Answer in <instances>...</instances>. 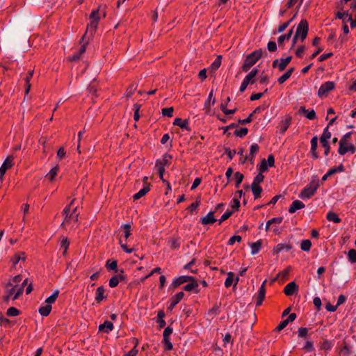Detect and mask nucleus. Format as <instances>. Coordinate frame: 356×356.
<instances>
[{"instance_id":"obj_64","label":"nucleus","mask_w":356,"mask_h":356,"mask_svg":"<svg viewBox=\"0 0 356 356\" xmlns=\"http://www.w3.org/2000/svg\"><path fill=\"white\" fill-rule=\"evenodd\" d=\"M233 212L231 211H225L221 216L220 219L219 220V224H221L223 221L228 219L232 215Z\"/></svg>"},{"instance_id":"obj_15","label":"nucleus","mask_w":356,"mask_h":356,"mask_svg":"<svg viewBox=\"0 0 356 356\" xmlns=\"http://www.w3.org/2000/svg\"><path fill=\"white\" fill-rule=\"evenodd\" d=\"M191 280H193V277H191V276H180L176 279H175L172 283V286L174 287V288H177L179 286H180L181 284L185 283V282H188Z\"/></svg>"},{"instance_id":"obj_20","label":"nucleus","mask_w":356,"mask_h":356,"mask_svg":"<svg viewBox=\"0 0 356 356\" xmlns=\"http://www.w3.org/2000/svg\"><path fill=\"white\" fill-rule=\"evenodd\" d=\"M216 219L214 218V211H210L206 216L200 219L202 225H211L214 223Z\"/></svg>"},{"instance_id":"obj_24","label":"nucleus","mask_w":356,"mask_h":356,"mask_svg":"<svg viewBox=\"0 0 356 356\" xmlns=\"http://www.w3.org/2000/svg\"><path fill=\"white\" fill-rule=\"evenodd\" d=\"M106 298V295H105L104 287L103 286L98 287L96 289L95 300L97 302H99Z\"/></svg>"},{"instance_id":"obj_14","label":"nucleus","mask_w":356,"mask_h":356,"mask_svg":"<svg viewBox=\"0 0 356 356\" xmlns=\"http://www.w3.org/2000/svg\"><path fill=\"white\" fill-rule=\"evenodd\" d=\"M266 281L263 282L261 286L259 288V290L258 291V293L257 295V302L256 305L260 306L262 304V302L265 298L266 295V286H265Z\"/></svg>"},{"instance_id":"obj_38","label":"nucleus","mask_w":356,"mask_h":356,"mask_svg":"<svg viewBox=\"0 0 356 356\" xmlns=\"http://www.w3.org/2000/svg\"><path fill=\"white\" fill-rule=\"evenodd\" d=\"M261 241H257V242L255 243H252L250 244V248H251V253L252 254H257L260 249H261Z\"/></svg>"},{"instance_id":"obj_50","label":"nucleus","mask_w":356,"mask_h":356,"mask_svg":"<svg viewBox=\"0 0 356 356\" xmlns=\"http://www.w3.org/2000/svg\"><path fill=\"white\" fill-rule=\"evenodd\" d=\"M252 191L254 199H257L260 196V194L262 192V188L260 186L252 185Z\"/></svg>"},{"instance_id":"obj_58","label":"nucleus","mask_w":356,"mask_h":356,"mask_svg":"<svg viewBox=\"0 0 356 356\" xmlns=\"http://www.w3.org/2000/svg\"><path fill=\"white\" fill-rule=\"evenodd\" d=\"M235 179H236V187L238 188L239 185L243 181V175L240 173L239 172H236L234 175Z\"/></svg>"},{"instance_id":"obj_59","label":"nucleus","mask_w":356,"mask_h":356,"mask_svg":"<svg viewBox=\"0 0 356 356\" xmlns=\"http://www.w3.org/2000/svg\"><path fill=\"white\" fill-rule=\"evenodd\" d=\"M173 111L174 109L172 107L163 108L162 109V114L164 116L172 117Z\"/></svg>"},{"instance_id":"obj_63","label":"nucleus","mask_w":356,"mask_h":356,"mask_svg":"<svg viewBox=\"0 0 356 356\" xmlns=\"http://www.w3.org/2000/svg\"><path fill=\"white\" fill-rule=\"evenodd\" d=\"M230 206L232 208L237 210L240 207V201L238 198L234 197L231 201Z\"/></svg>"},{"instance_id":"obj_41","label":"nucleus","mask_w":356,"mask_h":356,"mask_svg":"<svg viewBox=\"0 0 356 356\" xmlns=\"http://www.w3.org/2000/svg\"><path fill=\"white\" fill-rule=\"evenodd\" d=\"M59 295V291L58 290H55L53 293V294L51 296H50L49 297H48L46 300H45V302L47 303L48 305H51V304H53L54 302H55V301L56 300L58 296Z\"/></svg>"},{"instance_id":"obj_17","label":"nucleus","mask_w":356,"mask_h":356,"mask_svg":"<svg viewBox=\"0 0 356 356\" xmlns=\"http://www.w3.org/2000/svg\"><path fill=\"white\" fill-rule=\"evenodd\" d=\"M342 171H343V166L342 165H340L337 168H332L330 169L327 171V172L323 176V177L321 179V182L325 181L329 177L333 175L334 174H335L337 172H340Z\"/></svg>"},{"instance_id":"obj_39","label":"nucleus","mask_w":356,"mask_h":356,"mask_svg":"<svg viewBox=\"0 0 356 356\" xmlns=\"http://www.w3.org/2000/svg\"><path fill=\"white\" fill-rule=\"evenodd\" d=\"M332 134L329 131V127H326L323 132L322 136L320 138V142H328V140L331 138Z\"/></svg>"},{"instance_id":"obj_32","label":"nucleus","mask_w":356,"mask_h":356,"mask_svg":"<svg viewBox=\"0 0 356 356\" xmlns=\"http://www.w3.org/2000/svg\"><path fill=\"white\" fill-rule=\"evenodd\" d=\"M51 310V305H48L45 302L44 304L40 307L39 309V313L42 316H47Z\"/></svg>"},{"instance_id":"obj_28","label":"nucleus","mask_w":356,"mask_h":356,"mask_svg":"<svg viewBox=\"0 0 356 356\" xmlns=\"http://www.w3.org/2000/svg\"><path fill=\"white\" fill-rule=\"evenodd\" d=\"M257 73L258 70L256 68L253 69L248 75H246L243 81L247 82L248 84H253L255 81V76Z\"/></svg>"},{"instance_id":"obj_4","label":"nucleus","mask_w":356,"mask_h":356,"mask_svg":"<svg viewBox=\"0 0 356 356\" xmlns=\"http://www.w3.org/2000/svg\"><path fill=\"white\" fill-rule=\"evenodd\" d=\"M321 181L317 177H313L310 183L301 191L300 197L305 200L312 197L319 187Z\"/></svg>"},{"instance_id":"obj_54","label":"nucleus","mask_w":356,"mask_h":356,"mask_svg":"<svg viewBox=\"0 0 356 356\" xmlns=\"http://www.w3.org/2000/svg\"><path fill=\"white\" fill-rule=\"evenodd\" d=\"M264 176L259 172L254 179L252 185L259 186V184L264 181Z\"/></svg>"},{"instance_id":"obj_56","label":"nucleus","mask_w":356,"mask_h":356,"mask_svg":"<svg viewBox=\"0 0 356 356\" xmlns=\"http://www.w3.org/2000/svg\"><path fill=\"white\" fill-rule=\"evenodd\" d=\"M220 108L222 110V111L225 114V115H232L234 114L236 111V108H234V109H227V104H221L220 105Z\"/></svg>"},{"instance_id":"obj_18","label":"nucleus","mask_w":356,"mask_h":356,"mask_svg":"<svg viewBox=\"0 0 356 356\" xmlns=\"http://www.w3.org/2000/svg\"><path fill=\"white\" fill-rule=\"evenodd\" d=\"M113 323L106 321L104 323L99 325V331L108 334L113 330Z\"/></svg>"},{"instance_id":"obj_35","label":"nucleus","mask_w":356,"mask_h":356,"mask_svg":"<svg viewBox=\"0 0 356 356\" xmlns=\"http://www.w3.org/2000/svg\"><path fill=\"white\" fill-rule=\"evenodd\" d=\"M326 218L327 220L332 221L335 223H339L341 221V218L338 216V215L332 211H330L327 213Z\"/></svg>"},{"instance_id":"obj_52","label":"nucleus","mask_w":356,"mask_h":356,"mask_svg":"<svg viewBox=\"0 0 356 356\" xmlns=\"http://www.w3.org/2000/svg\"><path fill=\"white\" fill-rule=\"evenodd\" d=\"M348 258L349 261L351 263H355L356 262V250L351 249L348 251Z\"/></svg>"},{"instance_id":"obj_57","label":"nucleus","mask_w":356,"mask_h":356,"mask_svg":"<svg viewBox=\"0 0 356 356\" xmlns=\"http://www.w3.org/2000/svg\"><path fill=\"white\" fill-rule=\"evenodd\" d=\"M6 314L9 316H17L19 314V311L17 308L11 307L7 310Z\"/></svg>"},{"instance_id":"obj_7","label":"nucleus","mask_w":356,"mask_h":356,"mask_svg":"<svg viewBox=\"0 0 356 356\" xmlns=\"http://www.w3.org/2000/svg\"><path fill=\"white\" fill-rule=\"evenodd\" d=\"M308 31L309 26L307 21L306 19H302L298 24L295 33L300 37V40L303 42L307 38Z\"/></svg>"},{"instance_id":"obj_8","label":"nucleus","mask_w":356,"mask_h":356,"mask_svg":"<svg viewBox=\"0 0 356 356\" xmlns=\"http://www.w3.org/2000/svg\"><path fill=\"white\" fill-rule=\"evenodd\" d=\"M259 150V147L257 144L254 143L250 146V154H245L244 157L240 159L241 163H245L246 161H250L251 163H254V157Z\"/></svg>"},{"instance_id":"obj_21","label":"nucleus","mask_w":356,"mask_h":356,"mask_svg":"<svg viewBox=\"0 0 356 356\" xmlns=\"http://www.w3.org/2000/svg\"><path fill=\"white\" fill-rule=\"evenodd\" d=\"M299 114H303L309 120H314L316 118V115L314 110L309 111L305 106H300L299 108Z\"/></svg>"},{"instance_id":"obj_33","label":"nucleus","mask_w":356,"mask_h":356,"mask_svg":"<svg viewBox=\"0 0 356 356\" xmlns=\"http://www.w3.org/2000/svg\"><path fill=\"white\" fill-rule=\"evenodd\" d=\"M294 71L293 67L289 68L284 74L278 78V82L280 84H282L284 83L289 77L291 76L292 73Z\"/></svg>"},{"instance_id":"obj_46","label":"nucleus","mask_w":356,"mask_h":356,"mask_svg":"<svg viewBox=\"0 0 356 356\" xmlns=\"http://www.w3.org/2000/svg\"><path fill=\"white\" fill-rule=\"evenodd\" d=\"M120 245L122 250L127 253H131L135 250V248H129L126 242L123 241L122 237L120 238Z\"/></svg>"},{"instance_id":"obj_6","label":"nucleus","mask_w":356,"mask_h":356,"mask_svg":"<svg viewBox=\"0 0 356 356\" xmlns=\"http://www.w3.org/2000/svg\"><path fill=\"white\" fill-rule=\"evenodd\" d=\"M261 56L262 51L261 49L256 50L248 55L241 67L242 70L243 72H248L259 60Z\"/></svg>"},{"instance_id":"obj_2","label":"nucleus","mask_w":356,"mask_h":356,"mask_svg":"<svg viewBox=\"0 0 356 356\" xmlns=\"http://www.w3.org/2000/svg\"><path fill=\"white\" fill-rule=\"evenodd\" d=\"M23 293V286L19 284H13V282H8L4 286V296L2 300L5 302H8L10 300H17Z\"/></svg>"},{"instance_id":"obj_30","label":"nucleus","mask_w":356,"mask_h":356,"mask_svg":"<svg viewBox=\"0 0 356 356\" xmlns=\"http://www.w3.org/2000/svg\"><path fill=\"white\" fill-rule=\"evenodd\" d=\"M184 293L181 291L175 294L171 299L170 306V307L172 309L176 305H177L181 299L184 298Z\"/></svg>"},{"instance_id":"obj_42","label":"nucleus","mask_w":356,"mask_h":356,"mask_svg":"<svg viewBox=\"0 0 356 356\" xmlns=\"http://www.w3.org/2000/svg\"><path fill=\"white\" fill-rule=\"evenodd\" d=\"M165 317V313L163 311H159L157 314V323H159V327H163L165 325V321L163 320Z\"/></svg>"},{"instance_id":"obj_36","label":"nucleus","mask_w":356,"mask_h":356,"mask_svg":"<svg viewBox=\"0 0 356 356\" xmlns=\"http://www.w3.org/2000/svg\"><path fill=\"white\" fill-rule=\"evenodd\" d=\"M291 249V246L290 245H284L283 243L277 244L274 248L273 252L275 254H279L281 251L285 250L286 251H289Z\"/></svg>"},{"instance_id":"obj_61","label":"nucleus","mask_w":356,"mask_h":356,"mask_svg":"<svg viewBox=\"0 0 356 356\" xmlns=\"http://www.w3.org/2000/svg\"><path fill=\"white\" fill-rule=\"evenodd\" d=\"M172 328L170 327V326L167 327L164 331H163V339H170V336L171 335V334L172 333Z\"/></svg>"},{"instance_id":"obj_13","label":"nucleus","mask_w":356,"mask_h":356,"mask_svg":"<svg viewBox=\"0 0 356 356\" xmlns=\"http://www.w3.org/2000/svg\"><path fill=\"white\" fill-rule=\"evenodd\" d=\"M346 3L349 6V9L346 10V17L350 19L351 17L356 16V0H346Z\"/></svg>"},{"instance_id":"obj_44","label":"nucleus","mask_w":356,"mask_h":356,"mask_svg":"<svg viewBox=\"0 0 356 356\" xmlns=\"http://www.w3.org/2000/svg\"><path fill=\"white\" fill-rule=\"evenodd\" d=\"M282 222V218H281V217L273 218L269 220L266 222V230L268 231L269 229L270 225H271L272 224H278L279 225Z\"/></svg>"},{"instance_id":"obj_47","label":"nucleus","mask_w":356,"mask_h":356,"mask_svg":"<svg viewBox=\"0 0 356 356\" xmlns=\"http://www.w3.org/2000/svg\"><path fill=\"white\" fill-rule=\"evenodd\" d=\"M59 170V168L56 166L53 168L49 172L47 175V179H49L51 181L54 179V177L57 175L58 172Z\"/></svg>"},{"instance_id":"obj_11","label":"nucleus","mask_w":356,"mask_h":356,"mask_svg":"<svg viewBox=\"0 0 356 356\" xmlns=\"http://www.w3.org/2000/svg\"><path fill=\"white\" fill-rule=\"evenodd\" d=\"M13 165V157L12 156H8L3 163L0 167V181H3V176L6 170L10 168Z\"/></svg>"},{"instance_id":"obj_34","label":"nucleus","mask_w":356,"mask_h":356,"mask_svg":"<svg viewBox=\"0 0 356 356\" xmlns=\"http://www.w3.org/2000/svg\"><path fill=\"white\" fill-rule=\"evenodd\" d=\"M155 168L156 169V170L158 172L160 179L163 182H165V180L163 179V174L165 172V166H163V164H161L160 163V161H156V165H155Z\"/></svg>"},{"instance_id":"obj_3","label":"nucleus","mask_w":356,"mask_h":356,"mask_svg":"<svg viewBox=\"0 0 356 356\" xmlns=\"http://www.w3.org/2000/svg\"><path fill=\"white\" fill-rule=\"evenodd\" d=\"M351 136L352 132H348L340 139L338 149V153L340 155H344L347 152L353 154L356 152V147L352 143Z\"/></svg>"},{"instance_id":"obj_29","label":"nucleus","mask_w":356,"mask_h":356,"mask_svg":"<svg viewBox=\"0 0 356 356\" xmlns=\"http://www.w3.org/2000/svg\"><path fill=\"white\" fill-rule=\"evenodd\" d=\"M173 124L179 127L181 129H185L186 130L190 129L188 127V121L187 120H182L181 118H177L175 119Z\"/></svg>"},{"instance_id":"obj_31","label":"nucleus","mask_w":356,"mask_h":356,"mask_svg":"<svg viewBox=\"0 0 356 356\" xmlns=\"http://www.w3.org/2000/svg\"><path fill=\"white\" fill-rule=\"evenodd\" d=\"M121 229L123 232L124 241L127 242V239L131 234V226L130 224H124L121 226Z\"/></svg>"},{"instance_id":"obj_10","label":"nucleus","mask_w":356,"mask_h":356,"mask_svg":"<svg viewBox=\"0 0 356 356\" xmlns=\"http://www.w3.org/2000/svg\"><path fill=\"white\" fill-rule=\"evenodd\" d=\"M291 56H287L285 58H281L280 60L276 59L273 60L272 66L273 67H278L279 71L282 72L285 70L286 66L291 60Z\"/></svg>"},{"instance_id":"obj_26","label":"nucleus","mask_w":356,"mask_h":356,"mask_svg":"<svg viewBox=\"0 0 356 356\" xmlns=\"http://www.w3.org/2000/svg\"><path fill=\"white\" fill-rule=\"evenodd\" d=\"M130 341L134 344V348L129 351L128 353L124 354V356H136L138 354L137 346L138 345V340L136 338H131Z\"/></svg>"},{"instance_id":"obj_9","label":"nucleus","mask_w":356,"mask_h":356,"mask_svg":"<svg viewBox=\"0 0 356 356\" xmlns=\"http://www.w3.org/2000/svg\"><path fill=\"white\" fill-rule=\"evenodd\" d=\"M334 88V83L332 81H327L323 83L318 89V95L320 97H326L329 92Z\"/></svg>"},{"instance_id":"obj_27","label":"nucleus","mask_w":356,"mask_h":356,"mask_svg":"<svg viewBox=\"0 0 356 356\" xmlns=\"http://www.w3.org/2000/svg\"><path fill=\"white\" fill-rule=\"evenodd\" d=\"M150 191V185H144L143 188L134 195L133 198L136 200L145 195Z\"/></svg>"},{"instance_id":"obj_22","label":"nucleus","mask_w":356,"mask_h":356,"mask_svg":"<svg viewBox=\"0 0 356 356\" xmlns=\"http://www.w3.org/2000/svg\"><path fill=\"white\" fill-rule=\"evenodd\" d=\"M305 204L300 200H295L292 202L290 207L289 208V212L290 213H295L297 210L303 209Z\"/></svg>"},{"instance_id":"obj_12","label":"nucleus","mask_w":356,"mask_h":356,"mask_svg":"<svg viewBox=\"0 0 356 356\" xmlns=\"http://www.w3.org/2000/svg\"><path fill=\"white\" fill-rule=\"evenodd\" d=\"M25 259V253L23 252H18L13 255L10 261L13 267H16L18 264H19V266L21 267L22 263H24Z\"/></svg>"},{"instance_id":"obj_1","label":"nucleus","mask_w":356,"mask_h":356,"mask_svg":"<svg viewBox=\"0 0 356 356\" xmlns=\"http://www.w3.org/2000/svg\"><path fill=\"white\" fill-rule=\"evenodd\" d=\"M74 200H72L70 204L65 207L63 211L64 220L61 226L65 229H74L79 225V215L77 207H74Z\"/></svg>"},{"instance_id":"obj_25","label":"nucleus","mask_w":356,"mask_h":356,"mask_svg":"<svg viewBox=\"0 0 356 356\" xmlns=\"http://www.w3.org/2000/svg\"><path fill=\"white\" fill-rule=\"evenodd\" d=\"M86 44H87V42H84L81 47H80L79 51L77 53H75L70 58V60L72 61H76L78 60H79L81 57H82V55L85 53L86 51Z\"/></svg>"},{"instance_id":"obj_48","label":"nucleus","mask_w":356,"mask_h":356,"mask_svg":"<svg viewBox=\"0 0 356 356\" xmlns=\"http://www.w3.org/2000/svg\"><path fill=\"white\" fill-rule=\"evenodd\" d=\"M171 159L172 156L170 154H165L161 160H157L156 161H160L163 166H165L170 165Z\"/></svg>"},{"instance_id":"obj_5","label":"nucleus","mask_w":356,"mask_h":356,"mask_svg":"<svg viewBox=\"0 0 356 356\" xmlns=\"http://www.w3.org/2000/svg\"><path fill=\"white\" fill-rule=\"evenodd\" d=\"M101 18V14H100V10L99 8L93 10L91 14L90 15V23L87 26V29L86 31L85 35L83 36L82 40H83V38L88 33H90L91 35L95 32L98 24L99 19Z\"/></svg>"},{"instance_id":"obj_37","label":"nucleus","mask_w":356,"mask_h":356,"mask_svg":"<svg viewBox=\"0 0 356 356\" xmlns=\"http://www.w3.org/2000/svg\"><path fill=\"white\" fill-rule=\"evenodd\" d=\"M292 33H293V29H291L287 33L280 35L277 40L278 44L280 45L284 41L289 40V39L291 38V37L292 35Z\"/></svg>"},{"instance_id":"obj_16","label":"nucleus","mask_w":356,"mask_h":356,"mask_svg":"<svg viewBox=\"0 0 356 356\" xmlns=\"http://www.w3.org/2000/svg\"><path fill=\"white\" fill-rule=\"evenodd\" d=\"M298 291V286L294 282H291L286 285L284 289V293L289 296L294 294Z\"/></svg>"},{"instance_id":"obj_55","label":"nucleus","mask_w":356,"mask_h":356,"mask_svg":"<svg viewBox=\"0 0 356 356\" xmlns=\"http://www.w3.org/2000/svg\"><path fill=\"white\" fill-rule=\"evenodd\" d=\"M70 245V242L67 238H63L60 243V248L63 249V254H65Z\"/></svg>"},{"instance_id":"obj_40","label":"nucleus","mask_w":356,"mask_h":356,"mask_svg":"<svg viewBox=\"0 0 356 356\" xmlns=\"http://www.w3.org/2000/svg\"><path fill=\"white\" fill-rule=\"evenodd\" d=\"M295 17H296V15H294L293 17L291 19H290L289 21L280 24L278 26L277 31H275L274 33L276 34L277 33L283 32L289 26V24L291 23V22L295 18Z\"/></svg>"},{"instance_id":"obj_19","label":"nucleus","mask_w":356,"mask_h":356,"mask_svg":"<svg viewBox=\"0 0 356 356\" xmlns=\"http://www.w3.org/2000/svg\"><path fill=\"white\" fill-rule=\"evenodd\" d=\"M291 117L288 115L280 122V130L281 134H284L291 123Z\"/></svg>"},{"instance_id":"obj_45","label":"nucleus","mask_w":356,"mask_h":356,"mask_svg":"<svg viewBox=\"0 0 356 356\" xmlns=\"http://www.w3.org/2000/svg\"><path fill=\"white\" fill-rule=\"evenodd\" d=\"M234 273L229 272L227 273V279L225 280V286L226 288H229V286H232V284L234 282Z\"/></svg>"},{"instance_id":"obj_53","label":"nucleus","mask_w":356,"mask_h":356,"mask_svg":"<svg viewBox=\"0 0 356 356\" xmlns=\"http://www.w3.org/2000/svg\"><path fill=\"white\" fill-rule=\"evenodd\" d=\"M248 129L247 128L242 127L235 130L234 135L239 137H243L248 134Z\"/></svg>"},{"instance_id":"obj_43","label":"nucleus","mask_w":356,"mask_h":356,"mask_svg":"<svg viewBox=\"0 0 356 356\" xmlns=\"http://www.w3.org/2000/svg\"><path fill=\"white\" fill-rule=\"evenodd\" d=\"M191 282L184 286V289L187 291H191L197 288L198 284L197 282H195V278L193 277V280H191Z\"/></svg>"},{"instance_id":"obj_51","label":"nucleus","mask_w":356,"mask_h":356,"mask_svg":"<svg viewBox=\"0 0 356 356\" xmlns=\"http://www.w3.org/2000/svg\"><path fill=\"white\" fill-rule=\"evenodd\" d=\"M312 243L309 240H303L301 242L300 248L303 251H309L311 248Z\"/></svg>"},{"instance_id":"obj_49","label":"nucleus","mask_w":356,"mask_h":356,"mask_svg":"<svg viewBox=\"0 0 356 356\" xmlns=\"http://www.w3.org/2000/svg\"><path fill=\"white\" fill-rule=\"evenodd\" d=\"M106 267L108 270H114L115 271H118L117 267H118V262L115 260H108L106 264Z\"/></svg>"},{"instance_id":"obj_62","label":"nucleus","mask_w":356,"mask_h":356,"mask_svg":"<svg viewBox=\"0 0 356 356\" xmlns=\"http://www.w3.org/2000/svg\"><path fill=\"white\" fill-rule=\"evenodd\" d=\"M305 51V47L304 45L299 46L296 50V55L298 58H302Z\"/></svg>"},{"instance_id":"obj_23","label":"nucleus","mask_w":356,"mask_h":356,"mask_svg":"<svg viewBox=\"0 0 356 356\" xmlns=\"http://www.w3.org/2000/svg\"><path fill=\"white\" fill-rule=\"evenodd\" d=\"M318 146V138L317 136H314L311 140V154L312 158L316 159L318 157V153L316 152Z\"/></svg>"},{"instance_id":"obj_60","label":"nucleus","mask_w":356,"mask_h":356,"mask_svg":"<svg viewBox=\"0 0 356 356\" xmlns=\"http://www.w3.org/2000/svg\"><path fill=\"white\" fill-rule=\"evenodd\" d=\"M268 164L266 159H263L259 166V172L263 173L268 170Z\"/></svg>"}]
</instances>
